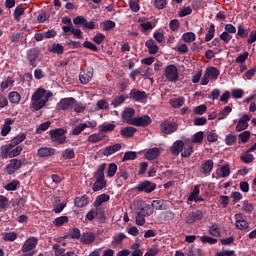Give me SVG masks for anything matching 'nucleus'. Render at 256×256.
Here are the masks:
<instances>
[{"mask_svg":"<svg viewBox=\"0 0 256 256\" xmlns=\"http://www.w3.org/2000/svg\"><path fill=\"white\" fill-rule=\"evenodd\" d=\"M45 93H47V90L44 88H38L34 94L31 97V107L33 111H41L45 105V101L43 100V97H45Z\"/></svg>","mask_w":256,"mask_h":256,"instance_id":"nucleus-1","label":"nucleus"},{"mask_svg":"<svg viewBox=\"0 0 256 256\" xmlns=\"http://www.w3.org/2000/svg\"><path fill=\"white\" fill-rule=\"evenodd\" d=\"M50 139L58 145H63L67 141V130L63 128H56L49 131Z\"/></svg>","mask_w":256,"mask_h":256,"instance_id":"nucleus-2","label":"nucleus"},{"mask_svg":"<svg viewBox=\"0 0 256 256\" xmlns=\"http://www.w3.org/2000/svg\"><path fill=\"white\" fill-rule=\"evenodd\" d=\"M179 129V124L175 121L164 120L160 124V131L163 135H173Z\"/></svg>","mask_w":256,"mask_h":256,"instance_id":"nucleus-3","label":"nucleus"},{"mask_svg":"<svg viewBox=\"0 0 256 256\" xmlns=\"http://www.w3.org/2000/svg\"><path fill=\"white\" fill-rule=\"evenodd\" d=\"M86 219L87 221H93L96 219L99 223H105V210L101 207H96V209H91L87 214H86Z\"/></svg>","mask_w":256,"mask_h":256,"instance_id":"nucleus-4","label":"nucleus"},{"mask_svg":"<svg viewBox=\"0 0 256 256\" xmlns=\"http://www.w3.org/2000/svg\"><path fill=\"white\" fill-rule=\"evenodd\" d=\"M164 77H166L167 81L170 83H177L179 81V70L177 66L170 64L164 70Z\"/></svg>","mask_w":256,"mask_h":256,"instance_id":"nucleus-5","label":"nucleus"},{"mask_svg":"<svg viewBox=\"0 0 256 256\" xmlns=\"http://www.w3.org/2000/svg\"><path fill=\"white\" fill-rule=\"evenodd\" d=\"M39 55H41V48L34 47L27 51L26 57L31 67H37V60L39 59Z\"/></svg>","mask_w":256,"mask_h":256,"instance_id":"nucleus-6","label":"nucleus"},{"mask_svg":"<svg viewBox=\"0 0 256 256\" xmlns=\"http://www.w3.org/2000/svg\"><path fill=\"white\" fill-rule=\"evenodd\" d=\"M129 99H131L132 101H136V103H142L144 99H147V92L139 90L137 88H133L130 91Z\"/></svg>","mask_w":256,"mask_h":256,"instance_id":"nucleus-7","label":"nucleus"},{"mask_svg":"<svg viewBox=\"0 0 256 256\" xmlns=\"http://www.w3.org/2000/svg\"><path fill=\"white\" fill-rule=\"evenodd\" d=\"M76 103L77 100L73 97L62 98L58 102V107L59 109H62V111H69V109H73L75 107Z\"/></svg>","mask_w":256,"mask_h":256,"instance_id":"nucleus-8","label":"nucleus"},{"mask_svg":"<svg viewBox=\"0 0 256 256\" xmlns=\"http://www.w3.org/2000/svg\"><path fill=\"white\" fill-rule=\"evenodd\" d=\"M23 167V161L19 159H11L10 163L6 166V172L8 175H13Z\"/></svg>","mask_w":256,"mask_h":256,"instance_id":"nucleus-9","label":"nucleus"},{"mask_svg":"<svg viewBox=\"0 0 256 256\" xmlns=\"http://www.w3.org/2000/svg\"><path fill=\"white\" fill-rule=\"evenodd\" d=\"M93 73L94 70L91 67L81 69L79 74L80 83H82V85H87V83H89L91 79H93Z\"/></svg>","mask_w":256,"mask_h":256,"instance_id":"nucleus-10","label":"nucleus"},{"mask_svg":"<svg viewBox=\"0 0 256 256\" xmlns=\"http://www.w3.org/2000/svg\"><path fill=\"white\" fill-rule=\"evenodd\" d=\"M152 123L151 117L149 115H143L140 117H134L132 121V125L135 127H149Z\"/></svg>","mask_w":256,"mask_h":256,"instance_id":"nucleus-11","label":"nucleus"},{"mask_svg":"<svg viewBox=\"0 0 256 256\" xmlns=\"http://www.w3.org/2000/svg\"><path fill=\"white\" fill-rule=\"evenodd\" d=\"M38 243L39 240L36 237H30L24 242L21 251L23 253H29V251L31 252L35 247H37Z\"/></svg>","mask_w":256,"mask_h":256,"instance_id":"nucleus-12","label":"nucleus"},{"mask_svg":"<svg viewBox=\"0 0 256 256\" xmlns=\"http://www.w3.org/2000/svg\"><path fill=\"white\" fill-rule=\"evenodd\" d=\"M249 121H251V116H249V114H244L236 125L237 133H241V131H246V129H249Z\"/></svg>","mask_w":256,"mask_h":256,"instance_id":"nucleus-13","label":"nucleus"},{"mask_svg":"<svg viewBox=\"0 0 256 256\" xmlns=\"http://www.w3.org/2000/svg\"><path fill=\"white\" fill-rule=\"evenodd\" d=\"M204 215L205 213H203L202 210L193 211L186 217V223H188V225H192V223H195L196 221H201Z\"/></svg>","mask_w":256,"mask_h":256,"instance_id":"nucleus-14","label":"nucleus"},{"mask_svg":"<svg viewBox=\"0 0 256 256\" xmlns=\"http://www.w3.org/2000/svg\"><path fill=\"white\" fill-rule=\"evenodd\" d=\"M121 117L128 125H133V117H135V108L128 107L126 108Z\"/></svg>","mask_w":256,"mask_h":256,"instance_id":"nucleus-15","label":"nucleus"},{"mask_svg":"<svg viewBox=\"0 0 256 256\" xmlns=\"http://www.w3.org/2000/svg\"><path fill=\"white\" fill-rule=\"evenodd\" d=\"M62 31L66 35L71 33L76 39H83V32L79 28H74L73 26H63Z\"/></svg>","mask_w":256,"mask_h":256,"instance_id":"nucleus-16","label":"nucleus"},{"mask_svg":"<svg viewBox=\"0 0 256 256\" xmlns=\"http://www.w3.org/2000/svg\"><path fill=\"white\" fill-rule=\"evenodd\" d=\"M136 189L140 192L153 193L155 191V184H151L150 181H144L138 184Z\"/></svg>","mask_w":256,"mask_h":256,"instance_id":"nucleus-17","label":"nucleus"},{"mask_svg":"<svg viewBox=\"0 0 256 256\" xmlns=\"http://www.w3.org/2000/svg\"><path fill=\"white\" fill-rule=\"evenodd\" d=\"M57 153V150L55 148H49V147H41L37 151L38 157H53Z\"/></svg>","mask_w":256,"mask_h":256,"instance_id":"nucleus-18","label":"nucleus"},{"mask_svg":"<svg viewBox=\"0 0 256 256\" xmlns=\"http://www.w3.org/2000/svg\"><path fill=\"white\" fill-rule=\"evenodd\" d=\"M213 160H206L205 163H203L200 167V172H202L203 175L209 176L211 175V172L213 171L214 167Z\"/></svg>","mask_w":256,"mask_h":256,"instance_id":"nucleus-19","label":"nucleus"},{"mask_svg":"<svg viewBox=\"0 0 256 256\" xmlns=\"http://www.w3.org/2000/svg\"><path fill=\"white\" fill-rule=\"evenodd\" d=\"M117 151H121L120 143L114 144L112 146H107L102 150V154L104 155V157H109L110 155L117 153Z\"/></svg>","mask_w":256,"mask_h":256,"instance_id":"nucleus-20","label":"nucleus"},{"mask_svg":"<svg viewBox=\"0 0 256 256\" xmlns=\"http://www.w3.org/2000/svg\"><path fill=\"white\" fill-rule=\"evenodd\" d=\"M135 133H137V128L132 126L124 127L120 130L121 137H124L126 139H131V137H133Z\"/></svg>","mask_w":256,"mask_h":256,"instance_id":"nucleus-21","label":"nucleus"},{"mask_svg":"<svg viewBox=\"0 0 256 256\" xmlns=\"http://www.w3.org/2000/svg\"><path fill=\"white\" fill-rule=\"evenodd\" d=\"M150 207H152L153 211H155V209L156 211H167L168 209L167 201L165 200H153Z\"/></svg>","mask_w":256,"mask_h":256,"instance_id":"nucleus-22","label":"nucleus"},{"mask_svg":"<svg viewBox=\"0 0 256 256\" xmlns=\"http://www.w3.org/2000/svg\"><path fill=\"white\" fill-rule=\"evenodd\" d=\"M145 46L147 47L150 55H157V53H159V46H157V42H155V40H147Z\"/></svg>","mask_w":256,"mask_h":256,"instance_id":"nucleus-23","label":"nucleus"},{"mask_svg":"<svg viewBox=\"0 0 256 256\" xmlns=\"http://www.w3.org/2000/svg\"><path fill=\"white\" fill-rule=\"evenodd\" d=\"M184 147L185 142H183V140H177L172 144L171 153L173 155H179V153H182Z\"/></svg>","mask_w":256,"mask_h":256,"instance_id":"nucleus-24","label":"nucleus"},{"mask_svg":"<svg viewBox=\"0 0 256 256\" xmlns=\"http://www.w3.org/2000/svg\"><path fill=\"white\" fill-rule=\"evenodd\" d=\"M159 155H161V150L159 148H151L145 153V159L148 161H155Z\"/></svg>","mask_w":256,"mask_h":256,"instance_id":"nucleus-25","label":"nucleus"},{"mask_svg":"<svg viewBox=\"0 0 256 256\" xmlns=\"http://www.w3.org/2000/svg\"><path fill=\"white\" fill-rule=\"evenodd\" d=\"M74 205L75 207H78V209L87 207V205H89V197L87 194L83 195L82 197H76L74 200Z\"/></svg>","mask_w":256,"mask_h":256,"instance_id":"nucleus-26","label":"nucleus"},{"mask_svg":"<svg viewBox=\"0 0 256 256\" xmlns=\"http://www.w3.org/2000/svg\"><path fill=\"white\" fill-rule=\"evenodd\" d=\"M15 123V120L11 118H7L4 122V125L1 129V136L2 137H7L8 133H11V125Z\"/></svg>","mask_w":256,"mask_h":256,"instance_id":"nucleus-27","label":"nucleus"},{"mask_svg":"<svg viewBox=\"0 0 256 256\" xmlns=\"http://www.w3.org/2000/svg\"><path fill=\"white\" fill-rule=\"evenodd\" d=\"M83 245H91L95 241V234L91 232H84L80 238Z\"/></svg>","mask_w":256,"mask_h":256,"instance_id":"nucleus-28","label":"nucleus"},{"mask_svg":"<svg viewBox=\"0 0 256 256\" xmlns=\"http://www.w3.org/2000/svg\"><path fill=\"white\" fill-rule=\"evenodd\" d=\"M138 213L140 215H143L144 217H151V215H153V213H154V210L151 205L143 204V205H141Z\"/></svg>","mask_w":256,"mask_h":256,"instance_id":"nucleus-29","label":"nucleus"},{"mask_svg":"<svg viewBox=\"0 0 256 256\" xmlns=\"http://www.w3.org/2000/svg\"><path fill=\"white\" fill-rule=\"evenodd\" d=\"M25 139H27V135H25V133H20L19 135L14 137L8 145L12 149H15V147H17V145H20V143H23Z\"/></svg>","mask_w":256,"mask_h":256,"instance_id":"nucleus-30","label":"nucleus"},{"mask_svg":"<svg viewBox=\"0 0 256 256\" xmlns=\"http://www.w3.org/2000/svg\"><path fill=\"white\" fill-rule=\"evenodd\" d=\"M206 73L208 74V77L212 79V81H217L219 78V75H221V72L216 67L210 66L206 69Z\"/></svg>","mask_w":256,"mask_h":256,"instance_id":"nucleus-31","label":"nucleus"},{"mask_svg":"<svg viewBox=\"0 0 256 256\" xmlns=\"http://www.w3.org/2000/svg\"><path fill=\"white\" fill-rule=\"evenodd\" d=\"M216 174L218 175V177H229V175L231 174V167L229 166V164H225L221 166L220 169L216 170Z\"/></svg>","mask_w":256,"mask_h":256,"instance_id":"nucleus-32","label":"nucleus"},{"mask_svg":"<svg viewBox=\"0 0 256 256\" xmlns=\"http://www.w3.org/2000/svg\"><path fill=\"white\" fill-rule=\"evenodd\" d=\"M48 51H50V53H55L56 55H63V53H65V47H63V45L57 43V44H53L51 47H49Z\"/></svg>","mask_w":256,"mask_h":256,"instance_id":"nucleus-33","label":"nucleus"},{"mask_svg":"<svg viewBox=\"0 0 256 256\" xmlns=\"http://www.w3.org/2000/svg\"><path fill=\"white\" fill-rule=\"evenodd\" d=\"M169 104L174 109H179V107H183V105L185 104V98L184 97L172 98L169 100Z\"/></svg>","mask_w":256,"mask_h":256,"instance_id":"nucleus-34","label":"nucleus"},{"mask_svg":"<svg viewBox=\"0 0 256 256\" xmlns=\"http://www.w3.org/2000/svg\"><path fill=\"white\" fill-rule=\"evenodd\" d=\"M107 185V182L105 181V178H96V181L93 185V191H101V189H105Z\"/></svg>","mask_w":256,"mask_h":256,"instance_id":"nucleus-35","label":"nucleus"},{"mask_svg":"<svg viewBox=\"0 0 256 256\" xmlns=\"http://www.w3.org/2000/svg\"><path fill=\"white\" fill-rule=\"evenodd\" d=\"M105 169H107V163L101 164L94 174L95 179H105Z\"/></svg>","mask_w":256,"mask_h":256,"instance_id":"nucleus-36","label":"nucleus"},{"mask_svg":"<svg viewBox=\"0 0 256 256\" xmlns=\"http://www.w3.org/2000/svg\"><path fill=\"white\" fill-rule=\"evenodd\" d=\"M240 159L243 163L249 164L255 161V156L251 154V151L248 150L241 155Z\"/></svg>","mask_w":256,"mask_h":256,"instance_id":"nucleus-37","label":"nucleus"},{"mask_svg":"<svg viewBox=\"0 0 256 256\" xmlns=\"http://www.w3.org/2000/svg\"><path fill=\"white\" fill-rule=\"evenodd\" d=\"M190 155H193V146L191 143L184 144L183 151L181 153V157L187 159Z\"/></svg>","mask_w":256,"mask_h":256,"instance_id":"nucleus-38","label":"nucleus"},{"mask_svg":"<svg viewBox=\"0 0 256 256\" xmlns=\"http://www.w3.org/2000/svg\"><path fill=\"white\" fill-rule=\"evenodd\" d=\"M54 227H63L65 223H69V217L67 216H60L53 220Z\"/></svg>","mask_w":256,"mask_h":256,"instance_id":"nucleus-39","label":"nucleus"},{"mask_svg":"<svg viewBox=\"0 0 256 256\" xmlns=\"http://www.w3.org/2000/svg\"><path fill=\"white\" fill-rule=\"evenodd\" d=\"M236 37H241V39H247L249 37V29H245L243 24H239Z\"/></svg>","mask_w":256,"mask_h":256,"instance_id":"nucleus-40","label":"nucleus"},{"mask_svg":"<svg viewBox=\"0 0 256 256\" xmlns=\"http://www.w3.org/2000/svg\"><path fill=\"white\" fill-rule=\"evenodd\" d=\"M109 201V195L101 194L97 196L96 200L94 201V207H101L103 203H107Z\"/></svg>","mask_w":256,"mask_h":256,"instance_id":"nucleus-41","label":"nucleus"},{"mask_svg":"<svg viewBox=\"0 0 256 256\" xmlns=\"http://www.w3.org/2000/svg\"><path fill=\"white\" fill-rule=\"evenodd\" d=\"M27 203V199L25 198H19L16 201H11L10 205L14 209H21L22 207H25V204Z\"/></svg>","mask_w":256,"mask_h":256,"instance_id":"nucleus-42","label":"nucleus"},{"mask_svg":"<svg viewBox=\"0 0 256 256\" xmlns=\"http://www.w3.org/2000/svg\"><path fill=\"white\" fill-rule=\"evenodd\" d=\"M11 148L9 144L2 145L0 149V155L2 159H9V155L11 154Z\"/></svg>","mask_w":256,"mask_h":256,"instance_id":"nucleus-43","label":"nucleus"},{"mask_svg":"<svg viewBox=\"0 0 256 256\" xmlns=\"http://www.w3.org/2000/svg\"><path fill=\"white\" fill-rule=\"evenodd\" d=\"M61 157H63L64 159H69V160L75 159V150L72 148H67L62 151Z\"/></svg>","mask_w":256,"mask_h":256,"instance_id":"nucleus-44","label":"nucleus"},{"mask_svg":"<svg viewBox=\"0 0 256 256\" xmlns=\"http://www.w3.org/2000/svg\"><path fill=\"white\" fill-rule=\"evenodd\" d=\"M2 239L3 241H9L13 243L17 239V233L16 232H4L2 233Z\"/></svg>","mask_w":256,"mask_h":256,"instance_id":"nucleus-45","label":"nucleus"},{"mask_svg":"<svg viewBox=\"0 0 256 256\" xmlns=\"http://www.w3.org/2000/svg\"><path fill=\"white\" fill-rule=\"evenodd\" d=\"M213 37H215V24L211 23L210 27L205 35L206 43H209V41H211V39H213Z\"/></svg>","mask_w":256,"mask_h":256,"instance_id":"nucleus-46","label":"nucleus"},{"mask_svg":"<svg viewBox=\"0 0 256 256\" xmlns=\"http://www.w3.org/2000/svg\"><path fill=\"white\" fill-rule=\"evenodd\" d=\"M98 129L99 133H109V131H115V124H102Z\"/></svg>","mask_w":256,"mask_h":256,"instance_id":"nucleus-47","label":"nucleus"},{"mask_svg":"<svg viewBox=\"0 0 256 256\" xmlns=\"http://www.w3.org/2000/svg\"><path fill=\"white\" fill-rule=\"evenodd\" d=\"M105 136H103V134L98 133V134H91L88 137V143H99V141H103V138Z\"/></svg>","mask_w":256,"mask_h":256,"instance_id":"nucleus-48","label":"nucleus"},{"mask_svg":"<svg viewBox=\"0 0 256 256\" xmlns=\"http://www.w3.org/2000/svg\"><path fill=\"white\" fill-rule=\"evenodd\" d=\"M135 159H137V152L128 151L124 153L122 161H135Z\"/></svg>","mask_w":256,"mask_h":256,"instance_id":"nucleus-49","label":"nucleus"},{"mask_svg":"<svg viewBox=\"0 0 256 256\" xmlns=\"http://www.w3.org/2000/svg\"><path fill=\"white\" fill-rule=\"evenodd\" d=\"M14 19L15 21H20L21 20V16L25 15V8L17 6L14 10Z\"/></svg>","mask_w":256,"mask_h":256,"instance_id":"nucleus-50","label":"nucleus"},{"mask_svg":"<svg viewBox=\"0 0 256 256\" xmlns=\"http://www.w3.org/2000/svg\"><path fill=\"white\" fill-rule=\"evenodd\" d=\"M52 249L55 252V256H67V252L65 253V248H61V245L59 244H54Z\"/></svg>","mask_w":256,"mask_h":256,"instance_id":"nucleus-51","label":"nucleus"},{"mask_svg":"<svg viewBox=\"0 0 256 256\" xmlns=\"http://www.w3.org/2000/svg\"><path fill=\"white\" fill-rule=\"evenodd\" d=\"M8 99L10 103H19V101H21V94L15 91L10 92L8 95Z\"/></svg>","mask_w":256,"mask_h":256,"instance_id":"nucleus-52","label":"nucleus"},{"mask_svg":"<svg viewBox=\"0 0 256 256\" xmlns=\"http://www.w3.org/2000/svg\"><path fill=\"white\" fill-rule=\"evenodd\" d=\"M182 41L184 43H193L195 41V33L193 32H186L182 35Z\"/></svg>","mask_w":256,"mask_h":256,"instance_id":"nucleus-53","label":"nucleus"},{"mask_svg":"<svg viewBox=\"0 0 256 256\" xmlns=\"http://www.w3.org/2000/svg\"><path fill=\"white\" fill-rule=\"evenodd\" d=\"M233 111V108L230 106H225L224 109L218 114V120L221 121L227 117Z\"/></svg>","mask_w":256,"mask_h":256,"instance_id":"nucleus-54","label":"nucleus"},{"mask_svg":"<svg viewBox=\"0 0 256 256\" xmlns=\"http://www.w3.org/2000/svg\"><path fill=\"white\" fill-rule=\"evenodd\" d=\"M116 25L113 20H106L103 22V31H111L115 29Z\"/></svg>","mask_w":256,"mask_h":256,"instance_id":"nucleus-55","label":"nucleus"},{"mask_svg":"<svg viewBox=\"0 0 256 256\" xmlns=\"http://www.w3.org/2000/svg\"><path fill=\"white\" fill-rule=\"evenodd\" d=\"M86 21H87V18L83 16H77L76 18L73 19V23L74 25H76V27H85Z\"/></svg>","mask_w":256,"mask_h":256,"instance_id":"nucleus-56","label":"nucleus"},{"mask_svg":"<svg viewBox=\"0 0 256 256\" xmlns=\"http://www.w3.org/2000/svg\"><path fill=\"white\" fill-rule=\"evenodd\" d=\"M18 185H19V181L13 180L10 183H8L7 185H5L4 189H6V191H16Z\"/></svg>","mask_w":256,"mask_h":256,"instance_id":"nucleus-57","label":"nucleus"},{"mask_svg":"<svg viewBox=\"0 0 256 256\" xmlns=\"http://www.w3.org/2000/svg\"><path fill=\"white\" fill-rule=\"evenodd\" d=\"M238 138L242 143H247L249 139H251V132L250 131H244L238 135Z\"/></svg>","mask_w":256,"mask_h":256,"instance_id":"nucleus-58","label":"nucleus"},{"mask_svg":"<svg viewBox=\"0 0 256 256\" xmlns=\"http://www.w3.org/2000/svg\"><path fill=\"white\" fill-rule=\"evenodd\" d=\"M248 58H249V52L245 51L241 53L238 57H236L235 63L243 64L247 61Z\"/></svg>","mask_w":256,"mask_h":256,"instance_id":"nucleus-59","label":"nucleus"},{"mask_svg":"<svg viewBox=\"0 0 256 256\" xmlns=\"http://www.w3.org/2000/svg\"><path fill=\"white\" fill-rule=\"evenodd\" d=\"M204 133L203 131H199L195 133L192 137V143H203Z\"/></svg>","mask_w":256,"mask_h":256,"instance_id":"nucleus-60","label":"nucleus"},{"mask_svg":"<svg viewBox=\"0 0 256 256\" xmlns=\"http://www.w3.org/2000/svg\"><path fill=\"white\" fill-rule=\"evenodd\" d=\"M23 151L22 146H17L16 148L10 150L9 159H13L14 157H19V154Z\"/></svg>","mask_w":256,"mask_h":256,"instance_id":"nucleus-61","label":"nucleus"},{"mask_svg":"<svg viewBox=\"0 0 256 256\" xmlns=\"http://www.w3.org/2000/svg\"><path fill=\"white\" fill-rule=\"evenodd\" d=\"M226 145H233L234 143H237V135L235 134H228L225 138Z\"/></svg>","mask_w":256,"mask_h":256,"instance_id":"nucleus-62","label":"nucleus"},{"mask_svg":"<svg viewBox=\"0 0 256 256\" xmlns=\"http://www.w3.org/2000/svg\"><path fill=\"white\" fill-rule=\"evenodd\" d=\"M115 173H117V164L110 163L109 166H108L107 176L108 177H115Z\"/></svg>","mask_w":256,"mask_h":256,"instance_id":"nucleus-63","label":"nucleus"},{"mask_svg":"<svg viewBox=\"0 0 256 256\" xmlns=\"http://www.w3.org/2000/svg\"><path fill=\"white\" fill-rule=\"evenodd\" d=\"M122 103H125V96L123 95L115 97L111 105H113V107H119Z\"/></svg>","mask_w":256,"mask_h":256,"instance_id":"nucleus-64","label":"nucleus"}]
</instances>
